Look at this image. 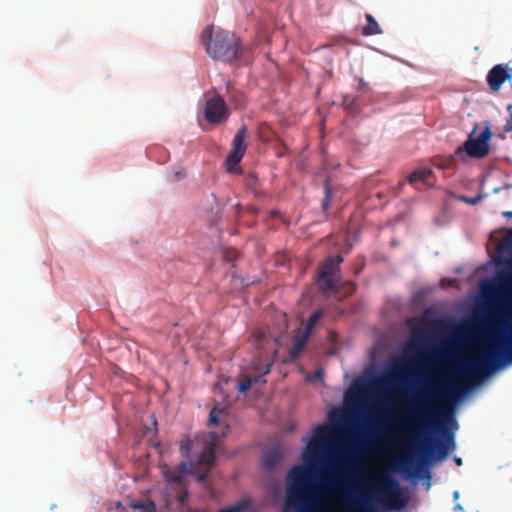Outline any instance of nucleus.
<instances>
[{
	"instance_id": "obj_2",
	"label": "nucleus",
	"mask_w": 512,
	"mask_h": 512,
	"mask_svg": "<svg viewBox=\"0 0 512 512\" xmlns=\"http://www.w3.org/2000/svg\"><path fill=\"white\" fill-rule=\"evenodd\" d=\"M333 444L330 427L320 425L314 429L313 436L302 454L308 466L295 465L287 474L286 496L289 504L309 505L316 500L318 493L313 483L312 466L322 455L332 453Z\"/></svg>"
},
{
	"instance_id": "obj_19",
	"label": "nucleus",
	"mask_w": 512,
	"mask_h": 512,
	"mask_svg": "<svg viewBox=\"0 0 512 512\" xmlns=\"http://www.w3.org/2000/svg\"><path fill=\"white\" fill-rule=\"evenodd\" d=\"M192 446H193V441L190 440V439H187L185 441H183L180 445V452L181 454L186 458L188 459L189 458V454H190V451L192 449Z\"/></svg>"
},
{
	"instance_id": "obj_15",
	"label": "nucleus",
	"mask_w": 512,
	"mask_h": 512,
	"mask_svg": "<svg viewBox=\"0 0 512 512\" xmlns=\"http://www.w3.org/2000/svg\"><path fill=\"white\" fill-rule=\"evenodd\" d=\"M130 508L133 510H141L143 512H157L156 505L152 500L131 502Z\"/></svg>"
},
{
	"instance_id": "obj_24",
	"label": "nucleus",
	"mask_w": 512,
	"mask_h": 512,
	"mask_svg": "<svg viewBox=\"0 0 512 512\" xmlns=\"http://www.w3.org/2000/svg\"><path fill=\"white\" fill-rule=\"evenodd\" d=\"M362 509L359 512H372V505L364 501L361 503Z\"/></svg>"
},
{
	"instance_id": "obj_7",
	"label": "nucleus",
	"mask_w": 512,
	"mask_h": 512,
	"mask_svg": "<svg viewBox=\"0 0 512 512\" xmlns=\"http://www.w3.org/2000/svg\"><path fill=\"white\" fill-rule=\"evenodd\" d=\"M391 382L392 377L390 375H381L378 377H373L369 381L361 378L356 379L347 393V399L349 401L359 403L362 400V398L368 393L370 388L376 386H387L391 384Z\"/></svg>"
},
{
	"instance_id": "obj_13",
	"label": "nucleus",
	"mask_w": 512,
	"mask_h": 512,
	"mask_svg": "<svg viewBox=\"0 0 512 512\" xmlns=\"http://www.w3.org/2000/svg\"><path fill=\"white\" fill-rule=\"evenodd\" d=\"M365 18L367 20V24L362 28V34L364 36H372L382 33L380 25L371 14L367 13Z\"/></svg>"
},
{
	"instance_id": "obj_21",
	"label": "nucleus",
	"mask_w": 512,
	"mask_h": 512,
	"mask_svg": "<svg viewBox=\"0 0 512 512\" xmlns=\"http://www.w3.org/2000/svg\"><path fill=\"white\" fill-rule=\"evenodd\" d=\"M243 504L238 503L234 506H229L223 509H220L218 512H242Z\"/></svg>"
},
{
	"instance_id": "obj_17",
	"label": "nucleus",
	"mask_w": 512,
	"mask_h": 512,
	"mask_svg": "<svg viewBox=\"0 0 512 512\" xmlns=\"http://www.w3.org/2000/svg\"><path fill=\"white\" fill-rule=\"evenodd\" d=\"M329 471H330L329 477L323 478L322 484L324 487H326L328 489H332V488H335L338 483V480H337L336 476L334 475L336 468L331 465V466H329Z\"/></svg>"
},
{
	"instance_id": "obj_31",
	"label": "nucleus",
	"mask_w": 512,
	"mask_h": 512,
	"mask_svg": "<svg viewBox=\"0 0 512 512\" xmlns=\"http://www.w3.org/2000/svg\"><path fill=\"white\" fill-rule=\"evenodd\" d=\"M466 201L469 202V203H475L476 202L475 199H470V200L466 199Z\"/></svg>"
},
{
	"instance_id": "obj_3",
	"label": "nucleus",
	"mask_w": 512,
	"mask_h": 512,
	"mask_svg": "<svg viewBox=\"0 0 512 512\" xmlns=\"http://www.w3.org/2000/svg\"><path fill=\"white\" fill-rule=\"evenodd\" d=\"M218 445V434L209 432L203 441L201 451L195 463L188 466L186 461L179 464L176 470L164 471V477L168 483L179 484L184 474L195 475L198 482H204L208 473L215 464V450Z\"/></svg>"
},
{
	"instance_id": "obj_20",
	"label": "nucleus",
	"mask_w": 512,
	"mask_h": 512,
	"mask_svg": "<svg viewBox=\"0 0 512 512\" xmlns=\"http://www.w3.org/2000/svg\"><path fill=\"white\" fill-rule=\"evenodd\" d=\"M252 386V380L249 377H245L243 381L238 386V391L240 393H245Z\"/></svg>"
},
{
	"instance_id": "obj_10",
	"label": "nucleus",
	"mask_w": 512,
	"mask_h": 512,
	"mask_svg": "<svg viewBox=\"0 0 512 512\" xmlns=\"http://www.w3.org/2000/svg\"><path fill=\"white\" fill-rule=\"evenodd\" d=\"M336 272L334 271V262L327 259L319 268L318 285L323 293H329L336 290Z\"/></svg>"
},
{
	"instance_id": "obj_6",
	"label": "nucleus",
	"mask_w": 512,
	"mask_h": 512,
	"mask_svg": "<svg viewBox=\"0 0 512 512\" xmlns=\"http://www.w3.org/2000/svg\"><path fill=\"white\" fill-rule=\"evenodd\" d=\"M203 114L209 124L219 125L229 118L230 110L223 97L216 94L206 100Z\"/></svg>"
},
{
	"instance_id": "obj_5",
	"label": "nucleus",
	"mask_w": 512,
	"mask_h": 512,
	"mask_svg": "<svg viewBox=\"0 0 512 512\" xmlns=\"http://www.w3.org/2000/svg\"><path fill=\"white\" fill-rule=\"evenodd\" d=\"M374 489L380 494L378 502L388 510H400L405 501L400 495L399 483L388 473H382L374 483Z\"/></svg>"
},
{
	"instance_id": "obj_27",
	"label": "nucleus",
	"mask_w": 512,
	"mask_h": 512,
	"mask_svg": "<svg viewBox=\"0 0 512 512\" xmlns=\"http://www.w3.org/2000/svg\"><path fill=\"white\" fill-rule=\"evenodd\" d=\"M503 215L507 218H512V211H506L503 213Z\"/></svg>"
},
{
	"instance_id": "obj_25",
	"label": "nucleus",
	"mask_w": 512,
	"mask_h": 512,
	"mask_svg": "<svg viewBox=\"0 0 512 512\" xmlns=\"http://www.w3.org/2000/svg\"><path fill=\"white\" fill-rule=\"evenodd\" d=\"M305 341H306V337H303L302 339L297 341V343L295 344V347L297 349H301L303 347Z\"/></svg>"
},
{
	"instance_id": "obj_16",
	"label": "nucleus",
	"mask_w": 512,
	"mask_h": 512,
	"mask_svg": "<svg viewBox=\"0 0 512 512\" xmlns=\"http://www.w3.org/2000/svg\"><path fill=\"white\" fill-rule=\"evenodd\" d=\"M226 410L224 408H219L215 406L209 414V423L213 425L220 424L222 422V416L226 415Z\"/></svg>"
},
{
	"instance_id": "obj_18",
	"label": "nucleus",
	"mask_w": 512,
	"mask_h": 512,
	"mask_svg": "<svg viewBox=\"0 0 512 512\" xmlns=\"http://www.w3.org/2000/svg\"><path fill=\"white\" fill-rule=\"evenodd\" d=\"M322 317V311L318 310V311H315L313 312L308 320H307V323H306V330L309 332L310 330H312L315 325L318 323V321L320 320V318Z\"/></svg>"
},
{
	"instance_id": "obj_1",
	"label": "nucleus",
	"mask_w": 512,
	"mask_h": 512,
	"mask_svg": "<svg viewBox=\"0 0 512 512\" xmlns=\"http://www.w3.org/2000/svg\"><path fill=\"white\" fill-rule=\"evenodd\" d=\"M504 361H512V332L497 337L479 356L457 363L453 375L440 376L425 386L403 425L416 442L417 462L411 453L398 456L395 469L409 472L415 466L419 470L435 455L439 459L447 457L455 448L454 435L448 428L452 405L468 391L471 382L489 375Z\"/></svg>"
},
{
	"instance_id": "obj_8",
	"label": "nucleus",
	"mask_w": 512,
	"mask_h": 512,
	"mask_svg": "<svg viewBox=\"0 0 512 512\" xmlns=\"http://www.w3.org/2000/svg\"><path fill=\"white\" fill-rule=\"evenodd\" d=\"M248 134V129L245 125L241 126L236 134L234 135V138L232 140V149L229 152L227 159H226V169L227 171L231 172L234 170V168L240 163L242 160L247 145H246V138Z\"/></svg>"
},
{
	"instance_id": "obj_28",
	"label": "nucleus",
	"mask_w": 512,
	"mask_h": 512,
	"mask_svg": "<svg viewBox=\"0 0 512 512\" xmlns=\"http://www.w3.org/2000/svg\"><path fill=\"white\" fill-rule=\"evenodd\" d=\"M224 428H225V431L222 432V437H224L226 435V431L229 430V425L225 424Z\"/></svg>"
},
{
	"instance_id": "obj_11",
	"label": "nucleus",
	"mask_w": 512,
	"mask_h": 512,
	"mask_svg": "<svg viewBox=\"0 0 512 512\" xmlns=\"http://www.w3.org/2000/svg\"><path fill=\"white\" fill-rule=\"evenodd\" d=\"M509 79V74L504 64H497L487 74V84L492 92H498L503 83Z\"/></svg>"
},
{
	"instance_id": "obj_9",
	"label": "nucleus",
	"mask_w": 512,
	"mask_h": 512,
	"mask_svg": "<svg viewBox=\"0 0 512 512\" xmlns=\"http://www.w3.org/2000/svg\"><path fill=\"white\" fill-rule=\"evenodd\" d=\"M491 132L489 128H485L476 138L472 134L464 143L467 154L474 158H484L489 153V140Z\"/></svg>"
},
{
	"instance_id": "obj_32",
	"label": "nucleus",
	"mask_w": 512,
	"mask_h": 512,
	"mask_svg": "<svg viewBox=\"0 0 512 512\" xmlns=\"http://www.w3.org/2000/svg\"><path fill=\"white\" fill-rule=\"evenodd\" d=\"M175 176H176L177 178H180V176H181V172H179V171H178V172H176V173H175Z\"/></svg>"
},
{
	"instance_id": "obj_4",
	"label": "nucleus",
	"mask_w": 512,
	"mask_h": 512,
	"mask_svg": "<svg viewBox=\"0 0 512 512\" xmlns=\"http://www.w3.org/2000/svg\"><path fill=\"white\" fill-rule=\"evenodd\" d=\"M201 39L207 54L215 60L232 62L242 55L241 44L236 35L230 31L206 27Z\"/></svg>"
},
{
	"instance_id": "obj_23",
	"label": "nucleus",
	"mask_w": 512,
	"mask_h": 512,
	"mask_svg": "<svg viewBox=\"0 0 512 512\" xmlns=\"http://www.w3.org/2000/svg\"><path fill=\"white\" fill-rule=\"evenodd\" d=\"M334 262V271H338L339 265L343 262V257L340 255H337L335 258H331Z\"/></svg>"
},
{
	"instance_id": "obj_33",
	"label": "nucleus",
	"mask_w": 512,
	"mask_h": 512,
	"mask_svg": "<svg viewBox=\"0 0 512 512\" xmlns=\"http://www.w3.org/2000/svg\"><path fill=\"white\" fill-rule=\"evenodd\" d=\"M260 380H261V376H258L255 378V382L260 381Z\"/></svg>"
},
{
	"instance_id": "obj_34",
	"label": "nucleus",
	"mask_w": 512,
	"mask_h": 512,
	"mask_svg": "<svg viewBox=\"0 0 512 512\" xmlns=\"http://www.w3.org/2000/svg\"><path fill=\"white\" fill-rule=\"evenodd\" d=\"M458 496H459V493L456 491V492L454 493V497H455V498H458Z\"/></svg>"
},
{
	"instance_id": "obj_36",
	"label": "nucleus",
	"mask_w": 512,
	"mask_h": 512,
	"mask_svg": "<svg viewBox=\"0 0 512 512\" xmlns=\"http://www.w3.org/2000/svg\"><path fill=\"white\" fill-rule=\"evenodd\" d=\"M352 289L355 290V284L351 283Z\"/></svg>"
},
{
	"instance_id": "obj_29",
	"label": "nucleus",
	"mask_w": 512,
	"mask_h": 512,
	"mask_svg": "<svg viewBox=\"0 0 512 512\" xmlns=\"http://www.w3.org/2000/svg\"><path fill=\"white\" fill-rule=\"evenodd\" d=\"M270 372V365H266V368H265V371L263 372V374H268Z\"/></svg>"
},
{
	"instance_id": "obj_30",
	"label": "nucleus",
	"mask_w": 512,
	"mask_h": 512,
	"mask_svg": "<svg viewBox=\"0 0 512 512\" xmlns=\"http://www.w3.org/2000/svg\"><path fill=\"white\" fill-rule=\"evenodd\" d=\"M455 462H456L457 464H459V465L462 463L461 459H460V458H457V457H455Z\"/></svg>"
},
{
	"instance_id": "obj_35",
	"label": "nucleus",
	"mask_w": 512,
	"mask_h": 512,
	"mask_svg": "<svg viewBox=\"0 0 512 512\" xmlns=\"http://www.w3.org/2000/svg\"><path fill=\"white\" fill-rule=\"evenodd\" d=\"M507 109L510 111L512 109V104L507 107Z\"/></svg>"
},
{
	"instance_id": "obj_26",
	"label": "nucleus",
	"mask_w": 512,
	"mask_h": 512,
	"mask_svg": "<svg viewBox=\"0 0 512 512\" xmlns=\"http://www.w3.org/2000/svg\"><path fill=\"white\" fill-rule=\"evenodd\" d=\"M314 376H315V378L320 379V378H322V376H323V372H322L321 370H317V371L315 372V375H314Z\"/></svg>"
},
{
	"instance_id": "obj_14",
	"label": "nucleus",
	"mask_w": 512,
	"mask_h": 512,
	"mask_svg": "<svg viewBox=\"0 0 512 512\" xmlns=\"http://www.w3.org/2000/svg\"><path fill=\"white\" fill-rule=\"evenodd\" d=\"M431 175H432L431 169L424 167V168H420V169L413 171L409 175L408 180L411 184L416 183V182H425L430 178Z\"/></svg>"
},
{
	"instance_id": "obj_12",
	"label": "nucleus",
	"mask_w": 512,
	"mask_h": 512,
	"mask_svg": "<svg viewBox=\"0 0 512 512\" xmlns=\"http://www.w3.org/2000/svg\"><path fill=\"white\" fill-rule=\"evenodd\" d=\"M282 457L280 448H274L264 455L263 466L268 470L273 469L281 461Z\"/></svg>"
},
{
	"instance_id": "obj_22",
	"label": "nucleus",
	"mask_w": 512,
	"mask_h": 512,
	"mask_svg": "<svg viewBox=\"0 0 512 512\" xmlns=\"http://www.w3.org/2000/svg\"><path fill=\"white\" fill-rule=\"evenodd\" d=\"M330 197H331L330 188H329L328 183H326L325 184V199H324V201L322 203L324 209H327L328 203L330 201Z\"/></svg>"
}]
</instances>
